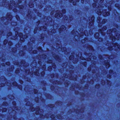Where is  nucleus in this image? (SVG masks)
<instances>
[{
  "instance_id": "f257e3e1",
  "label": "nucleus",
  "mask_w": 120,
  "mask_h": 120,
  "mask_svg": "<svg viewBox=\"0 0 120 120\" xmlns=\"http://www.w3.org/2000/svg\"><path fill=\"white\" fill-rule=\"evenodd\" d=\"M97 13L98 15H100L101 14H102L103 15H105V16H108L109 15V14L110 13L109 12H108L106 13L105 15L104 14H102V13H101V12H100V13H99V12H98Z\"/></svg>"
},
{
  "instance_id": "f03ea898",
  "label": "nucleus",
  "mask_w": 120,
  "mask_h": 120,
  "mask_svg": "<svg viewBox=\"0 0 120 120\" xmlns=\"http://www.w3.org/2000/svg\"><path fill=\"white\" fill-rule=\"evenodd\" d=\"M106 68H108L110 66V65L109 64H106Z\"/></svg>"
},
{
  "instance_id": "7ed1b4c3",
  "label": "nucleus",
  "mask_w": 120,
  "mask_h": 120,
  "mask_svg": "<svg viewBox=\"0 0 120 120\" xmlns=\"http://www.w3.org/2000/svg\"><path fill=\"white\" fill-rule=\"evenodd\" d=\"M117 47H118V48L119 49H120V47H119V46H117Z\"/></svg>"
},
{
  "instance_id": "20e7f679",
  "label": "nucleus",
  "mask_w": 120,
  "mask_h": 120,
  "mask_svg": "<svg viewBox=\"0 0 120 120\" xmlns=\"http://www.w3.org/2000/svg\"><path fill=\"white\" fill-rule=\"evenodd\" d=\"M11 18H12L11 17H10L9 18V20H11Z\"/></svg>"
},
{
  "instance_id": "39448f33",
  "label": "nucleus",
  "mask_w": 120,
  "mask_h": 120,
  "mask_svg": "<svg viewBox=\"0 0 120 120\" xmlns=\"http://www.w3.org/2000/svg\"><path fill=\"white\" fill-rule=\"evenodd\" d=\"M92 18H93V19H94V17H93Z\"/></svg>"
},
{
  "instance_id": "423d86ee",
  "label": "nucleus",
  "mask_w": 120,
  "mask_h": 120,
  "mask_svg": "<svg viewBox=\"0 0 120 120\" xmlns=\"http://www.w3.org/2000/svg\"><path fill=\"white\" fill-rule=\"evenodd\" d=\"M112 31H111V32H112Z\"/></svg>"
}]
</instances>
